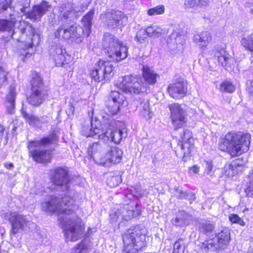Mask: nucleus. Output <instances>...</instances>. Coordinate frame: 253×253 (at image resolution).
Masks as SVG:
<instances>
[{
	"label": "nucleus",
	"mask_w": 253,
	"mask_h": 253,
	"mask_svg": "<svg viewBox=\"0 0 253 253\" xmlns=\"http://www.w3.org/2000/svg\"><path fill=\"white\" fill-rule=\"evenodd\" d=\"M89 250L88 245L81 241L71 249L70 253H88Z\"/></svg>",
	"instance_id": "34"
},
{
	"label": "nucleus",
	"mask_w": 253,
	"mask_h": 253,
	"mask_svg": "<svg viewBox=\"0 0 253 253\" xmlns=\"http://www.w3.org/2000/svg\"><path fill=\"white\" fill-rule=\"evenodd\" d=\"M107 131L102 132V130L96 126H94L92 124L90 126H85L83 127L82 134L86 137H93L97 135L99 139L108 138Z\"/></svg>",
	"instance_id": "19"
},
{
	"label": "nucleus",
	"mask_w": 253,
	"mask_h": 253,
	"mask_svg": "<svg viewBox=\"0 0 253 253\" xmlns=\"http://www.w3.org/2000/svg\"><path fill=\"white\" fill-rule=\"evenodd\" d=\"M94 14V10H91L85 16H92Z\"/></svg>",
	"instance_id": "56"
},
{
	"label": "nucleus",
	"mask_w": 253,
	"mask_h": 253,
	"mask_svg": "<svg viewBox=\"0 0 253 253\" xmlns=\"http://www.w3.org/2000/svg\"><path fill=\"white\" fill-rule=\"evenodd\" d=\"M111 14L112 16H122L123 15L122 11L116 10H112Z\"/></svg>",
	"instance_id": "50"
},
{
	"label": "nucleus",
	"mask_w": 253,
	"mask_h": 253,
	"mask_svg": "<svg viewBox=\"0 0 253 253\" xmlns=\"http://www.w3.org/2000/svg\"><path fill=\"white\" fill-rule=\"evenodd\" d=\"M1 40L3 41L5 43L6 42H8L9 41V39H7L6 37H2L1 38Z\"/></svg>",
	"instance_id": "57"
},
{
	"label": "nucleus",
	"mask_w": 253,
	"mask_h": 253,
	"mask_svg": "<svg viewBox=\"0 0 253 253\" xmlns=\"http://www.w3.org/2000/svg\"><path fill=\"white\" fill-rule=\"evenodd\" d=\"M206 4L204 0H187L185 1V5L186 7H194L197 6H202Z\"/></svg>",
	"instance_id": "42"
},
{
	"label": "nucleus",
	"mask_w": 253,
	"mask_h": 253,
	"mask_svg": "<svg viewBox=\"0 0 253 253\" xmlns=\"http://www.w3.org/2000/svg\"><path fill=\"white\" fill-rule=\"evenodd\" d=\"M248 182L246 184L244 192L247 197L253 198V169L248 174Z\"/></svg>",
	"instance_id": "33"
},
{
	"label": "nucleus",
	"mask_w": 253,
	"mask_h": 253,
	"mask_svg": "<svg viewBox=\"0 0 253 253\" xmlns=\"http://www.w3.org/2000/svg\"><path fill=\"white\" fill-rule=\"evenodd\" d=\"M251 139L249 133L231 130L219 137L217 148L231 158L238 157L249 151Z\"/></svg>",
	"instance_id": "2"
},
{
	"label": "nucleus",
	"mask_w": 253,
	"mask_h": 253,
	"mask_svg": "<svg viewBox=\"0 0 253 253\" xmlns=\"http://www.w3.org/2000/svg\"><path fill=\"white\" fill-rule=\"evenodd\" d=\"M148 37L146 34L143 29H139L135 37V40L140 43H148L147 38Z\"/></svg>",
	"instance_id": "40"
},
{
	"label": "nucleus",
	"mask_w": 253,
	"mask_h": 253,
	"mask_svg": "<svg viewBox=\"0 0 253 253\" xmlns=\"http://www.w3.org/2000/svg\"><path fill=\"white\" fill-rule=\"evenodd\" d=\"M214 56L218 63L223 67H226L230 57L225 48L216 49L214 50Z\"/></svg>",
	"instance_id": "23"
},
{
	"label": "nucleus",
	"mask_w": 253,
	"mask_h": 253,
	"mask_svg": "<svg viewBox=\"0 0 253 253\" xmlns=\"http://www.w3.org/2000/svg\"><path fill=\"white\" fill-rule=\"evenodd\" d=\"M91 230H92V228H88L87 231H88V232H89L90 231L91 232Z\"/></svg>",
	"instance_id": "59"
},
{
	"label": "nucleus",
	"mask_w": 253,
	"mask_h": 253,
	"mask_svg": "<svg viewBox=\"0 0 253 253\" xmlns=\"http://www.w3.org/2000/svg\"><path fill=\"white\" fill-rule=\"evenodd\" d=\"M101 150V146L98 142L93 143L91 145H89L87 153L90 158L94 160V155L100 152Z\"/></svg>",
	"instance_id": "37"
},
{
	"label": "nucleus",
	"mask_w": 253,
	"mask_h": 253,
	"mask_svg": "<svg viewBox=\"0 0 253 253\" xmlns=\"http://www.w3.org/2000/svg\"><path fill=\"white\" fill-rule=\"evenodd\" d=\"M141 83L139 77L131 74L120 77L115 85L124 93L138 95L142 92Z\"/></svg>",
	"instance_id": "9"
},
{
	"label": "nucleus",
	"mask_w": 253,
	"mask_h": 253,
	"mask_svg": "<svg viewBox=\"0 0 253 253\" xmlns=\"http://www.w3.org/2000/svg\"><path fill=\"white\" fill-rule=\"evenodd\" d=\"M7 76L8 73L3 67L0 66V88L7 84Z\"/></svg>",
	"instance_id": "43"
},
{
	"label": "nucleus",
	"mask_w": 253,
	"mask_h": 253,
	"mask_svg": "<svg viewBox=\"0 0 253 253\" xmlns=\"http://www.w3.org/2000/svg\"><path fill=\"white\" fill-rule=\"evenodd\" d=\"M81 23V26H77L70 21L64 22L54 31V38L67 42H82L91 33L92 17H83Z\"/></svg>",
	"instance_id": "3"
},
{
	"label": "nucleus",
	"mask_w": 253,
	"mask_h": 253,
	"mask_svg": "<svg viewBox=\"0 0 253 253\" xmlns=\"http://www.w3.org/2000/svg\"><path fill=\"white\" fill-rule=\"evenodd\" d=\"M122 130L118 128H115L112 130L110 134L111 140L115 144H119L121 141L123 137Z\"/></svg>",
	"instance_id": "39"
},
{
	"label": "nucleus",
	"mask_w": 253,
	"mask_h": 253,
	"mask_svg": "<svg viewBox=\"0 0 253 253\" xmlns=\"http://www.w3.org/2000/svg\"><path fill=\"white\" fill-rule=\"evenodd\" d=\"M102 46L107 56L114 62H120L127 56V46L111 34L105 33L104 35Z\"/></svg>",
	"instance_id": "7"
},
{
	"label": "nucleus",
	"mask_w": 253,
	"mask_h": 253,
	"mask_svg": "<svg viewBox=\"0 0 253 253\" xmlns=\"http://www.w3.org/2000/svg\"><path fill=\"white\" fill-rule=\"evenodd\" d=\"M212 40L211 34L207 31H204L194 36V41L197 43H202V46L206 47L207 44Z\"/></svg>",
	"instance_id": "27"
},
{
	"label": "nucleus",
	"mask_w": 253,
	"mask_h": 253,
	"mask_svg": "<svg viewBox=\"0 0 253 253\" xmlns=\"http://www.w3.org/2000/svg\"><path fill=\"white\" fill-rule=\"evenodd\" d=\"M215 238L218 243V248L221 251L224 250L229 246L231 240L230 229L228 227L223 228L215 234Z\"/></svg>",
	"instance_id": "17"
},
{
	"label": "nucleus",
	"mask_w": 253,
	"mask_h": 253,
	"mask_svg": "<svg viewBox=\"0 0 253 253\" xmlns=\"http://www.w3.org/2000/svg\"><path fill=\"white\" fill-rule=\"evenodd\" d=\"M141 105H142L143 109L144 111H146L148 112H150V107L149 103L147 101L141 102Z\"/></svg>",
	"instance_id": "48"
},
{
	"label": "nucleus",
	"mask_w": 253,
	"mask_h": 253,
	"mask_svg": "<svg viewBox=\"0 0 253 253\" xmlns=\"http://www.w3.org/2000/svg\"><path fill=\"white\" fill-rule=\"evenodd\" d=\"M12 0H0V13L10 7Z\"/></svg>",
	"instance_id": "45"
},
{
	"label": "nucleus",
	"mask_w": 253,
	"mask_h": 253,
	"mask_svg": "<svg viewBox=\"0 0 253 253\" xmlns=\"http://www.w3.org/2000/svg\"><path fill=\"white\" fill-rule=\"evenodd\" d=\"M107 174L106 183L110 187H115L122 182V176L119 172L112 171Z\"/></svg>",
	"instance_id": "24"
},
{
	"label": "nucleus",
	"mask_w": 253,
	"mask_h": 253,
	"mask_svg": "<svg viewBox=\"0 0 253 253\" xmlns=\"http://www.w3.org/2000/svg\"><path fill=\"white\" fill-rule=\"evenodd\" d=\"M189 170H191L194 173H197L199 170V168L197 165H193L189 168Z\"/></svg>",
	"instance_id": "49"
},
{
	"label": "nucleus",
	"mask_w": 253,
	"mask_h": 253,
	"mask_svg": "<svg viewBox=\"0 0 253 253\" xmlns=\"http://www.w3.org/2000/svg\"><path fill=\"white\" fill-rule=\"evenodd\" d=\"M17 95L16 87L15 85H11L9 88V91L5 96L6 103V111L10 114L14 113L15 108V100Z\"/></svg>",
	"instance_id": "20"
},
{
	"label": "nucleus",
	"mask_w": 253,
	"mask_h": 253,
	"mask_svg": "<svg viewBox=\"0 0 253 253\" xmlns=\"http://www.w3.org/2000/svg\"><path fill=\"white\" fill-rule=\"evenodd\" d=\"M33 46H34V44H33V42H30L27 44H26L25 45V47L27 48H32L33 47Z\"/></svg>",
	"instance_id": "55"
},
{
	"label": "nucleus",
	"mask_w": 253,
	"mask_h": 253,
	"mask_svg": "<svg viewBox=\"0 0 253 253\" xmlns=\"http://www.w3.org/2000/svg\"><path fill=\"white\" fill-rule=\"evenodd\" d=\"M25 9L26 8H23L21 9V11L23 12H26V10H25Z\"/></svg>",
	"instance_id": "58"
},
{
	"label": "nucleus",
	"mask_w": 253,
	"mask_h": 253,
	"mask_svg": "<svg viewBox=\"0 0 253 253\" xmlns=\"http://www.w3.org/2000/svg\"><path fill=\"white\" fill-rule=\"evenodd\" d=\"M5 131V127L0 124V140H1L3 136L4 132Z\"/></svg>",
	"instance_id": "52"
},
{
	"label": "nucleus",
	"mask_w": 253,
	"mask_h": 253,
	"mask_svg": "<svg viewBox=\"0 0 253 253\" xmlns=\"http://www.w3.org/2000/svg\"><path fill=\"white\" fill-rule=\"evenodd\" d=\"M165 11L164 5H159L155 7L150 8L148 10V14L152 15H161L163 14Z\"/></svg>",
	"instance_id": "44"
},
{
	"label": "nucleus",
	"mask_w": 253,
	"mask_h": 253,
	"mask_svg": "<svg viewBox=\"0 0 253 253\" xmlns=\"http://www.w3.org/2000/svg\"><path fill=\"white\" fill-rule=\"evenodd\" d=\"M241 45L253 54V33L242 39Z\"/></svg>",
	"instance_id": "35"
},
{
	"label": "nucleus",
	"mask_w": 253,
	"mask_h": 253,
	"mask_svg": "<svg viewBox=\"0 0 253 253\" xmlns=\"http://www.w3.org/2000/svg\"><path fill=\"white\" fill-rule=\"evenodd\" d=\"M131 211L133 217H137L142 214V211L139 208V205L138 204H135V209L131 210Z\"/></svg>",
	"instance_id": "46"
},
{
	"label": "nucleus",
	"mask_w": 253,
	"mask_h": 253,
	"mask_svg": "<svg viewBox=\"0 0 253 253\" xmlns=\"http://www.w3.org/2000/svg\"><path fill=\"white\" fill-rule=\"evenodd\" d=\"M240 166L239 164L235 165L228 164L224 167V173L228 176H233L237 173V169Z\"/></svg>",
	"instance_id": "38"
},
{
	"label": "nucleus",
	"mask_w": 253,
	"mask_h": 253,
	"mask_svg": "<svg viewBox=\"0 0 253 253\" xmlns=\"http://www.w3.org/2000/svg\"><path fill=\"white\" fill-rule=\"evenodd\" d=\"M123 155V151L117 146L111 147L104 156L102 157L98 164L106 166L108 164H117L121 162Z\"/></svg>",
	"instance_id": "16"
},
{
	"label": "nucleus",
	"mask_w": 253,
	"mask_h": 253,
	"mask_svg": "<svg viewBox=\"0 0 253 253\" xmlns=\"http://www.w3.org/2000/svg\"><path fill=\"white\" fill-rule=\"evenodd\" d=\"M169 95L175 100L183 98L187 94V82L186 81H177L170 84L167 87Z\"/></svg>",
	"instance_id": "15"
},
{
	"label": "nucleus",
	"mask_w": 253,
	"mask_h": 253,
	"mask_svg": "<svg viewBox=\"0 0 253 253\" xmlns=\"http://www.w3.org/2000/svg\"><path fill=\"white\" fill-rule=\"evenodd\" d=\"M116 70L110 60L99 59L94 67L89 71V76L92 81L99 83H106L115 75Z\"/></svg>",
	"instance_id": "8"
},
{
	"label": "nucleus",
	"mask_w": 253,
	"mask_h": 253,
	"mask_svg": "<svg viewBox=\"0 0 253 253\" xmlns=\"http://www.w3.org/2000/svg\"><path fill=\"white\" fill-rule=\"evenodd\" d=\"M58 137L55 132L43 136L39 140H33L28 141L27 148L29 150L28 155L35 162L43 165L50 163L53 155L51 149H40L38 147H46L51 145H57Z\"/></svg>",
	"instance_id": "4"
},
{
	"label": "nucleus",
	"mask_w": 253,
	"mask_h": 253,
	"mask_svg": "<svg viewBox=\"0 0 253 253\" xmlns=\"http://www.w3.org/2000/svg\"><path fill=\"white\" fill-rule=\"evenodd\" d=\"M184 238L177 239L173 244L172 253H184L185 250L187 248Z\"/></svg>",
	"instance_id": "32"
},
{
	"label": "nucleus",
	"mask_w": 253,
	"mask_h": 253,
	"mask_svg": "<svg viewBox=\"0 0 253 253\" xmlns=\"http://www.w3.org/2000/svg\"><path fill=\"white\" fill-rule=\"evenodd\" d=\"M188 193H186L183 192L182 191H180L179 192V194L177 197V199H188Z\"/></svg>",
	"instance_id": "47"
},
{
	"label": "nucleus",
	"mask_w": 253,
	"mask_h": 253,
	"mask_svg": "<svg viewBox=\"0 0 253 253\" xmlns=\"http://www.w3.org/2000/svg\"><path fill=\"white\" fill-rule=\"evenodd\" d=\"M20 112L22 117L30 125H36L40 122V119L38 117L28 114L24 107H22Z\"/></svg>",
	"instance_id": "36"
},
{
	"label": "nucleus",
	"mask_w": 253,
	"mask_h": 253,
	"mask_svg": "<svg viewBox=\"0 0 253 253\" xmlns=\"http://www.w3.org/2000/svg\"><path fill=\"white\" fill-rule=\"evenodd\" d=\"M125 102H126V97L124 94L118 90H111L105 105L106 114L111 116L117 115Z\"/></svg>",
	"instance_id": "12"
},
{
	"label": "nucleus",
	"mask_w": 253,
	"mask_h": 253,
	"mask_svg": "<svg viewBox=\"0 0 253 253\" xmlns=\"http://www.w3.org/2000/svg\"><path fill=\"white\" fill-rule=\"evenodd\" d=\"M249 90L251 93L253 94V81H251L250 83V85L249 86Z\"/></svg>",
	"instance_id": "54"
},
{
	"label": "nucleus",
	"mask_w": 253,
	"mask_h": 253,
	"mask_svg": "<svg viewBox=\"0 0 253 253\" xmlns=\"http://www.w3.org/2000/svg\"><path fill=\"white\" fill-rule=\"evenodd\" d=\"M187 200L190 201V203H192L195 199V195L193 193H188V197Z\"/></svg>",
	"instance_id": "51"
},
{
	"label": "nucleus",
	"mask_w": 253,
	"mask_h": 253,
	"mask_svg": "<svg viewBox=\"0 0 253 253\" xmlns=\"http://www.w3.org/2000/svg\"><path fill=\"white\" fill-rule=\"evenodd\" d=\"M219 90L221 92L232 93L236 90V86L232 82L224 80L220 84Z\"/></svg>",
	"instance_id": "31"
},
{
	"label": "nucleus",
	"mask_w": 253,
	"mask_h": 253,
	"mask_svg": "<svg viewBox=\"0 0 253 253\" xmlns=\"http://www.w3.org/2000/svg\"><path fill=\"white\" fill-rule=\"evenodd\" d=\"M142 77L145 82L149 85H153L157 82L159 75L154 72L151 68L147 65H144L141 69Z\"/></svg>",
	"instance_id": "21"
},
{
	"label": "nucleus",
	"mask_w": 253,
	"mask_h": 253,
	"mask_svg": "<svg viewBox=\"0 0 253 253\" xmlns=\"http://www.w3.org/2000/svg\"><path fill=\"white\" fill-rule=\"evenodd\" d=\"M49 178L54 186H65L67 188H69V184L71 181L69 170L66 166H58L51 169Z\"/></svg>",
	"instance_id": "13"
},
{
	"label": "nucleus",
	"mask_w": 253,
	"mask_h": 253,
	"mask_svg": "<svg viewBox=\"0 0 253 253\" xmlns=\"http://www.w3.org/2000/svg\"><path fill=\"white\" fill-rule=\"evenodd\" d=\"M168 108L170 112L169 119L174 130H177L187 126L186 111L180 104L172 103L169 104Z\"/></svg>",
	"instance_id": "11"
},
{
	"label": "nucleus",
	"mask_w": 253,
	"mask_h": 253,
	"mask_svg": "<svg viewBox=\"0 0 253 253\" xmlns=\"http://www.w3.org/2000/svg\"><path fill=\"white\" fill-rule=\"evenodd\" d=\"M51 10H52V5L47 1H43L40 4L35 5L33 7L31 16L43 15L47 14V11Z\"/></svg>",
	"instance_id": "22"
},
{
	"label": "nucleus",
	"mask_w": 253,
	"mask_h": 253,
	"mask_svg": "<svg viewBox=\"0 0 253 253\" xmlns=\"http://www.w3.org/2000/svg\"><path fill=\"white\" fill-rule=\"evenodd\" d=\"M55 53L53 55L54 60L56 66H62L69 64L71 60L70 55L66 53L63 46L56 47L55 48Z\"/></svg>",
	"instance_id": "18"
},
{
	"label": "nucleus",
	"mask_w": 253,
	"mask_h": 253,
	"mask_svg": "<svg viewBox=\"0 0 253 253\" xmlns=\"http://www.w3.org/2000/svg\"><path fill=\"white\" fill-rule=\"evenodd\" d=\"M76 200L69 195L60 197L52 196L49 200L44 202L43 211L46 213L62 215L58 221L63 230L66 242H72L79 240L85 230V225L79 217L67 218V215L76 213L79 206Z\"/></svg>",
	"instance_id": "1"
},
{
	"label": "nucleus",
	"mask_w": 253,
	"mask_h": 253,
	"mask_svg": "<svg viewBox=\"0 0 253 253\" xmlns=\"http://www.w3.org/2000/svg\"><path fill=\"white\" fill-rule=\"evenodd\" d=\"M17 28L21 34H25L27 36L32 37L35 35V29L25 21H20Z\"/></svg>",
	"instance_id": "29"
},
{
	"label": "nucleus",
	"mask_w": 253,
	"mask_h": 253,
	"mask_svg": "<svg viewBox=\"0 0 253 253\" xmlns=\"http://www.w3.org/2000/svg\"><path fill=\"white\" fill-rule=\"evenodd\" d=\"M215 226L213 222L206 220L201 223L198 226V231L204 235H209L215 231Z\"/></svg>",
	"instance_id": "28"
},
{
	"label": "nucleus",
	"mask_w": 253,
	"mask_h": 253,
	"mask_svg": "<svg viewBox=\"0 0 253 253\" xmlns=\"http://www.w3.org/2000/svg\"><path fill=\"white\" fill-rule=\"evenodd\" d=\"M16 22L12 20H0V31H12L11 38H12L14 34V28L15 27Z\"/></svg>",
	"instance_id": "30"
},
{
	"label": "nucleus",
	"mask_w": 253,
	"mask_h": 253,
	"mask_svg": "<svg viewBox=\"0 0 253 253\" xmlns=\"http://www.w3.org/2000/svg\"><path fill=\"white\" fill-rule=\"evenodd\" d=\"M28 18H35V17H31V16H29V17H28Z\"/></svg>",
	"instance_id": "60"
},
{
	"label": "nucleus",
	"mask_w": 253,
	"mask_h": 253,
	"mask_svg": "<svg viewBox=\"0 0 253 253\" xmlns=\"http://www.w3.org/2000/svg\"><path fill=\"white\" fill-rule=\"evenodd\" d=\"M4 216L11 225L9 230L10 236H14L20 231H24L28 226L29 221L26 215L16 211L4 213Z\"/></svg>",
	"instance_id": "14"
},
{
	"label": "nucleus",
	"mask_w": 253,
	"mask_h": 253,
	"mask_svg": "<svg viewBox=\"0 0 253 253\" xmlns=\"http://www.w3.org/2000/svg\"><path fill=\"white\" fill-rule=\"evenodd\" d=\"M122 253H138L147 247L148 237L140 225L131 226L122 234Z\"/></svg>",
	"instance_id": "5"
},
{
	"label": "nucleus",
	"mask_w": 253,
	"mask_h": 253,
	"mask_svg": "<svg viewBox=\"0 0 253 253\" xmlns=\"http://www.w3.org/2000/svg\"><path fill=\"white\" fill-rule=\"evenodd\" d=\"M228 219L231 224H238L242 226L245 225V222L236 213H232L229 215Z\"/></svg>",
	"instance_id": "41"
},
{
	"label": "nucleus",
	"mask_w": 253,
	"mask_h": 253,
	"mask_svg": "<svg viewBox=\"0 0 253 253\" xmlns=\"http://www.w3.org/2000/svg\"><path fill=\"white\" fill-rule=\"evenodd\" d=\"M218 243L214 238H208L202 243L201 249L206 252L211 251H221L218 248Z\"/></svg>",
	"instance_id": "25"
},
{
	"label": "nucleus",
	"mask_w": 253,
	"mask_h": 253,
	"mask_svg": "<svg viewBox=\"0 0 253 253\" xmlns=\"http://www.w3.org/2000/svg\"><path fill=\"white\" fill-rule=\"evenodd\" d=\"M4 167L8 169H12L14 167V165L12 163H5L4 164Z\"/></svg>",
	"instance_id": "53"
},
{
	"label": "nucleus",
	"mask_w": 253,
	"mask_h": 253,
	"mask_svg": "<svg viewBox=\"0 0 253 253\" xmlns=\"http://www.w3.org/2000/svg\"><path fill=\"white\" fill-rule=\"evenodd\" d=\"M28 90L26 99L33 107L40 106L49 96V89L45 85L42 76L36 71L31 72Z\"/></svg>",
	"instance_id": "6"
},
{
	"label": "nucleus",
	"mask_w": 253,
	"mask_h": 253,
	"mask_svg": "<svg viewBox=\"0 0 253 253\" xmlns=\"http://www.w3.org/2000/svg\"><path fill=\"white\" fill-rule=\"evenodd\" d=\"M143 29L148 37L158 38L167 33L165 29L156 26H150Z\"/></svg>",
	"instance_id": "26"
},
{
	"label": "nucleus",
	"mask_w": 253,
	"mask_h": 253,
	"mask_svg": "<svg viewBox=\"0 0 253 253\" xmlns=\"http://www.w3.org/2000/svg\"><path fill=\"white\" fill-rule=\"evenodd\" d=\"M194 140L193 134L189 129H184L177 140V145L182 152V160L184 162L189 160L196 151Z\"/></svg>",
	"instance_id": "10"
}]
</instances>
